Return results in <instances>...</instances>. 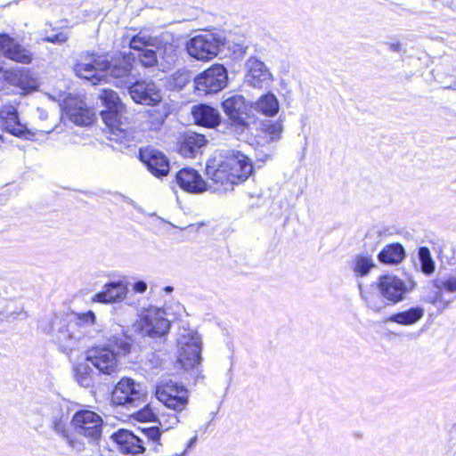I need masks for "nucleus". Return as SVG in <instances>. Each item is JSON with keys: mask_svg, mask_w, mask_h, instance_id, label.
<instances>
[{"mask_svg": "<svg viewBox=\"0 0 456 456\" xmlns=\"http://www.w3.org/2000/svg\"><path fill=\"white\" fill-rule=\"evenodd\" d=\"M252 171L250 159L239 151L219 153L210 159L206 166V174L216 191L232 190L234 184L248 179Z\"/></svg>", "mask_w": 456, "mask_h": 456, "instance_id": "1", "label": "nucleus"}, {"mask_svg": "<svg viewBox=\"0 0 456 456\" xmlns=\"http://www.w3.org/2000/svg\"><path fill=\"white\" fill-rule=\"evenodd\" d=\"M132 54H124L119 58L108 61L98 58L90 62H78L74 67L76 75L91 81L93 85L104 80L113 83L117 87H129L134 80L132 74Z\"/></svg>", "mask_w": 456, "mask_h": 456, "instance_id": "2", "label": "nucleus"}, {"mask_svg": "<svg viewBox=\"0 0 456 456\" xmlns=\"http://www.w3.org/2000/svg\"><path fill=\"white\" fill-rule=\"evenodd\" d=\"M101 326L96 322L93 311L76 314L66 324L61 325L55 336V341L65 353L80 349L88 338H96Z\"/></svg>", "mask_w": 456, "mask_h": 456, "instance_id": "3", "label": "nucleus"}, {"mask_svg": "<svg viewBox=\"0 0 456 456\" xmlns=\"http://www.w3.org/2000/svg\"><path fill=\"white\" fill-rule=\"evenodd\" d=\"M201 338L189 328L181 327L176 339L177 362L186 370L196 369L201 362Z\"/></svg>", "mask_w": 456, "mask_h": 456, "instance_id": "4", "label": "nucleus"}, {"mask_svg": "<svg viewBox=\"0 0 456 456\" xmlns=\"http://www.w3.org/2000/svg\"><path fill=\"white\" fill-rule=\"evenodd\" d=\"M284 126L282 120L257 119L254 122L251 132L250 144L263 151L272 152L273 144L282 137Z\"/></svg>", "mask_w": 456, "mask_h": 456, "instance_id": "5", "label": "nucleus"}, {"mask_svg": "<svg viewBox=\"0 0 456 456\" xmlns=\"http://www.w3.org/2000/svg\"><path fill=\"white\" fill-rule=\"evenodd\" d=\"M0 120L4 130L26 140H34L38 133L50 134L56 127L55 125L41 124L31 129L27 128L20 122L17 110L13 105H4L0 109Z\"/></svg>", "mask_w": 456, "mask_h": 456, "instance_id": "6", "label": "nucleus"}, {"mask_svg": "<svg viewBox=\"0 0 456 456\" xmlns=\"http://www.w3.org/2000/svg\"><path fill=\"white\" fill-rule=\"evenodd\" d=\"M133 327L142 337L159 338L168 332L170 322L163 310L149 308L139 316Z\"/></svg>", "mask_w": 456, "mask_h": 456, "instance_id": "7", "label": "nucleus"}, {"mask_svg": "<svg viewBox=\"0 0 456 456\" xmlns=\"http://www.w3.org/2000/svg\"><path fill=\"white\" fill-rule=\"evenodd\" d=\"M223 40L220 36L214 33H204L194 36L186 43L188 54L202 61L214 59L220 51Z\"/></svg>", "mask_w": 456, "mask_h": 456, "instance_id": "8", "label": "nucleus"}, {"mask_svg": "<svg viewBox=\"0 0 456 456\" xmlns=\"http://www.w3.org/2000/svg\"><path fill=\"white\" fill-rule=\"evenodd\" d=\"M75 435L90 441H97L102 433L103 420L96 412L89 410L77 411L70 421Z\"/></svg>", "mask_w": 456, "mask_h": 456, "instance_id": "9", "label": "nucleus"}, {"mask_svg": "<svg viewBox=\"0 0 456 456\" xmlns=\"http://www.w3.org/2000/svg\"><path fill=\"white\" fill-rule=\"evenodd\" d=\"M223 109L229 118L230 126L237 134H242L248 127V105L244 96L234 94L224 100Z\"/></svg>", "mask_w": 456, "mask_h": 456, "instance_id": "10", "label": "nucleus"}, {"mask_svg": "<svg viewBox=\"0 0 456 456\" xmlns=\"http://www.w3.org/2000/svg\"><path fill=\"white\" fill-rule=\"evenodd\" d=\"M156 397L166 408L175 412L183 411L188 404L187 389L171 380L157 386Z\"/></svg>", "mask_w": 456, "mask_h": 456, "instance_id": "11", "label": "nucleus"}, {"mask_svg": "<svg viewBox=\"0 0 456 456\" xmlns=\"http://www.w3.org/2000/svg\"><path fill=\"white\" fill-rule=\"evenodd\" d=\"M145 391L141 383L130 378H122L111 393V403L118 406H132L142 399Z\"/></svg>", "mask_w": 456, "mask_h": 456, "instance_id": "12", "label": "nucleus"}, {"mask_svg": "<svg viewBox=\"0 0 456 456\" xmlns=\"http://www.w3.org/2000/svg\"><path fill=\"white\" fill-rule=\"evenodd\" d=\"M228 80L226 69L221 64H215L195 78L196 88L205 94H213L225 87Z\"/></svg>", "mask_w": 456, "mask_h": 456, "instance_id": "13", "label": "nucleus"}, {"mask_svg": "<svg viewBox=\"0 0 456 456\" xmlns=\"http://www.w3.org/2000/svg\"><path fill=\"white\" fill-rule=\"evenodd\" d=\"M86 360L104 375H112L119 370V361L116 352L105 346L88 350Z\"/></svg>", "mask_w": 456, "mask_h": 456, "instance_id": "14", "label": "nucleus"}, {"mask_svg": "<svg viewBox=\"0 0 456 456\" xmlns=\"http://www.w3.org/2000/svg\"><path fill=\"white\" fill-rule=\"evenodd\" d=\"M4 88L9 89L11 86L20 88L23 93L28 94L39 87L37 77L28 69H5L3 78Z\"/></svg>", "mask_w": 456, "mask_h": 456, "instance_id": "15", "label": "nucleus"}, {"mask_svg": "<svg viewBox=\"0 0 456 456\" xmlns=\"http://www.w3.org/2000/svg\"><path fill=\"white\" fill-rule=\"evenodd\" d=\"M378 288L385 299L392 304H396L404 299L405 295L412 289L413 285L410 282V286H408L396 276L386 275L380 277Z\"/></svg>", "mask_w": 456, "mask_h": 456, "instance_id": "16", "label": "nucleus"}, {"mask_svg": "<svg viewBox=\"0 0 456 456\" xmlns=\"http://www.w3.org/2000/svg\"><path fill=\"white\" fill-rule=\"evenodd\" d=\"M128 90L130 96L137 103L156 105L161 101L160 91L152 81L133 82Z\"/></svg>", "mask_w": 456, "mask_h": 456, "instance_id": "17", "label": "nucleus"}, {"mask_svg": "<svg viewBox=\"0 0 456 456\" xmlns=\"http://www.w3.org/2000/svg\"><path fill=\"white\" fill-rule=\"evenodd\" d=\"M140 159L153 175L162 177L168 174L169 160L163 152L151 147L141 149Z\"/></svg>", "mask_w": 456, "mask_h": 456, "instance_id": "18", "label": "nucleus"}, {"mask_svg": "<svg viewBox=\"0 0 456 456\" xmlns=\"http://www.w3.org/2000/svg\"><path fill=\"white\" fill-rule=\"evenodd\" d=\"M175 182L186 192L197 194L208 190V183L201 175L191 167L180 169L175 175Z\"/></svg>", "mask_w": 456, "mask_h": 456, "instance_id": "19", "label": "nucleus"}, {"mask_svg": "<svg viewBox=\"0 0 456 456\" xmlns=\"http://www.w3.org/2000/svg\"><path fill=\"white\" fill-rule=\"evenodd\" d=\"M111 437L122 454L142 456L145 451L142 440L128 430L120 429Z\"/></svg>", "mask_w": 456, "mask_h": 456, "instance_id": "20", "label": "nucleus"}, {"mask_svg": "<svg viewBox=\"0 0 456 456\" xmlns=\"http://www.w3.org/2000/svg\"><path fill=\"white\" fill-rule=\"evenodd\" d=\"M126 107L115 108L101 111L105 125L110 128V133L117 136V140L125 139L128 135V126L126 122Z\"/></svg>", "mask_w": 456, "mask_h": 456, "instance_id": "21", "label": "nucleus"}, {"mask_svg": "<svg viewBox=\"0 0 456 456\" xmlns=\"http://www.w3.org/2000/svg\"><path fill=\"white\" fill-rule=\"evenodd\" d=\"M247 75L246 82L254 87H264L268 86L273 78L272 74L265 64L256 57H250L246 61Z\"/></svg>", "mask_w": 456, "mask_h": 456, "instance_id": "22", "label": "nucleus"}, {"mask_svg": "<svg viewBox=\"0 0 456 456\" xmlns=\"http://www.w3.org/2000/svg\"><path fill=\"white\" fill-rule=\"evenodd\" d=\"M123 45H128L129 48L141 52L159 45V37L153 36L148 29H141L138 32L135 29H130L122 37Z\"/></svg>", "mask_w": 456, "mask_h": 456, "instance_id": "23", "label": "nucleus"}, {"mask_svg": "<svg viewBox=\"0 0 456 456\" xmlns=\"http://www.w3.org/2000/svg\"><path fill=\"white\" fill-rule=\"evenodd\" d=\"M65 113L71 122L78 126H87L93 122L94 113L78 98L70 97L65 102Z\"/></svg>", "mask_w": 456, "mask_h": 456, "instance_id": "24", "label": "nucleus"}, {"mask_svg": "<svg viewBox=\"0 0 456 456\" xmlns=\"http://www.w3.org/2000/svg\"><path fill=\"white\" fill-rule=\"evenodd\" d=\"M0 50L4 57L17 62L28 64L33 60L32 53L28 50L6 34H0Z\"/></svg>", "mask_w": 456, "mask_h": 456, "instance_id": "25", "label": "nucleus"}, {"mask_svg": "<svg viewBox=\"0 0 456 456\" xmlns=\"http://www.w3.org/2000/svg\"><path fill=\"white\" fill-rule=\"evenodd\" d=\"M127 292V287L122 281L110 282L105 284L102 291L98 292L93 297L94 302L114 303L122 300Z\"/></svg>", "mask_w": 456, "mask_h": 456, "instance_id": "26", "label": "nucleus"}, {"mask_svg": "<svg viewBox=\"0 0 456 456\" xmlns=\"http://www.w3.org/2000/svg\"><path fill=\"white\" fill-rule=\"evenodd\" d=\"M207 139L203 134L197 133H187L180 143L179 151L185 158H194L202 152L206 146Z\"/></svg>", "mask_w": 456, "mask_h": 456, "instance_id": "27", "label": "nucleus"}, {"mask_svg": "<svg viewBox=\"0 0 456 456\" xmlns=\"http://www.w3.org/2000/svg\"><path fill=\"white\" fill-rule=\"evenodd\" d=\"M192 115L197 124L208 127H214L220 122L219 112L205 104L194 106L192 109Z\"/></svg>", "mask_w": 456, "mask_h": 456, "instance_id": "28", "label": "nucleus"}, {"mask_svg": "<svg viewBox=\"0 0 456 456\" xmlns=\"http://www.w3.org/2000/svg\"><path fill=\"white\" fill-rule=\"evenodd\" d=\"M251 108L265 117H273L280 110V102L275 94L269 92L252 102Z\"/></svg>", "mask_w": 456, "mask_h": 456, "instance_id": "29", "label": "nucleus"}, {"mask_svg": "<svg viewBox=\"0 0 456 456\" xmlns=\"http://www.w3.org/2000/svg\"><path fill=\"white\" fill-rule=\"evenodd\" d=\"M157 49L159 61L164 68L173 65L178 59L177 46L172 43L163 42L159 38V45L154 46Z\"/></svg>", "mask_w": 456, "mask_h": 456, "instance_id": "30", "label": "nucleus"}, {"mask_svg": "<svg viewBox=\"0 0 456 456\" xmlns=\"http://www.w3.org/2000/svg\"><path fill=\"white\" fill-rule=\"evenodd\" d=\"M424 314L423 307L416 306L393 314L388 321L401 325H412L418 322L424 316Z\"/></svg>", "mask_w": 456, "mask_h": 456, "instance_id": "31", "label": "nucleus"}, {"mask_svg": "<svg viewBox=\"0 0 456 456\" xmlns=\"http://www.w3.org/2000/svg\"><path fill=\"white\" fill-rule=\"evenodd\" d=\"M359 289L362 299L370 310L374 313H379L386 307V303L381 298L380 293L378 294L370 289H363L362 284H359Z\"/></svg>", "mask_w": 456, "mask_h": 456, "instance_id": "32", "label": "nucleus"}, {"mask_svg": "<svg viewBox=\"0 0 456 456\" xmlns=\"http://www.w3.org/2000/svg\"><path fill=\"white\" fill-rule=\"evenodd\" d=\"M378 257L384 264H397L404 257V250L398 243L387 245L379 252Z\"/></svg>", "mask_w": 456, "mask_h": 456, "instance_id": "33", "label": "nucleus"}, {"mask_svg": "<svg viewBox=\"0 0 456 456\" xmlns=\"http://www.w3.org/2000/svg\"><path fill=\"white\" fill-rule=\"evenodd\" d=\"M114 351L117 349V356H126L131 352L132 343L125 335H113L108 338V344L105 346Z\"/></svg>", "mask_w": 456, "mask_h": 456, "instance_id": "34", "label": "nucleus"}, {"mask_svg": "<svg viewBox=\"0 0 456 456\" xmlns=\"http://www.w3.org/2000/svg\"><path fill=\"white\" fill-rule=\"evenodd\" d=\"M374 266L373 259L367 254L357 255L352 261V270L358 277L367 275Z\"/></svg>", "mask_w": 456, "mask_h": 456, "instance_id": "35", "label": "nucleus"}, {"mask_svg": "<svg viewBox=\"0 0 456 456\" xmlns=\"http://www.w3.org/2000/svg\"><path fill=\"white\" fill-rule=\"evenodd\" d=\"M53 429L57 434L61 435L63 437V439H65V441L73 450L80 452L84 449V444L74 436V433H69V429L67 428L66 423L61 419L57 420L53 423Z\"/></svg>", "mask_w": 456, "mask_h": 456, "instance_id": "36", "label": "nucleus"}, {"mask_svg": "<svg viewBox=\"0 0 456 456\" xmlns=\"http://www.w3.org/2000/svg\"><path fill=\"white\" fill-rule=\"evenodd\" d=\"M143 117L150 129L157 130L167 118V112L164 109L158 107L149 110Z\"/></svg>", "mask_w": 456, "mask_h": 456, "instance_id": "37", "label": "nucleus"}, {"mask_svg": "<svg viewBox=\"0 0 456 456\" xmlns=\"http://www.w3.org/2000/svg\"><path fill=\"white\" fill-rule=\"evenodd\" d=\"M92 374L93 370L86 363H79L75 368V378L77 383L84 387H89L93 385L94 379Z\"/></svg>", "mask_w": 456, "mask_h": 456, "instance_id": "38", "label": "nucleus"}, {"mask_svg": "<svg viewBox=\"0 0 456 456\" xmlns=\"http://www.w3.org/2000/svg\"><path fill=\"white\" fill-rule=\"evenodd\" d=\"M100 98L106 110L123 108L125 106L116 92L111 89H102Z\"/></svg>", "mask_w": 456, "mask_h": 456, "instance_id": "39", "label": "nucleus"}, {"mask_svg": "<svg viewBox=\"0 0 456 456\" xmlns=\"http://www.w3.org/2000/svg\"><path fill=\"white\" fill-rule=\"evenodd\" d=\"M137 59L144 68H151L159 64L157 50L150 48L142 50L139 52Z\"/></svg>", "mask_w": 456, "mask_h": 456, "instance_id": "40", "label": "nucleus"}, {"mask_svg": "<svg viewBox=\"0 0 456 456\" xmlns=\"http://www.w3.org/2000/svg\"><path fill=\"white\" fill-rule=\"evenodd\" d=\"M419 258L421 265V271L429 275L435 271V263L428 248L422 247L419 249Z\"/></svg>", "mask_w": 456, "mask_h": 456, "instance_id": "41", "label": "nucleus"}, {"mask_svg": "<svg viewBox=\"0 0 456 456\" xmlns=\"http://www.w3.org/2000/svg\"><path fill=\"white\" fill-rule=\"evenodd\" d=\"M434 286L441 290L447 292H456V273L450 274L446 278H440L434 281Z\"/></svg>", "mask_w": 456, "mask_h": 456, "instance_id": "42", "label": "nucleus"}, {"mask_svg": "<svg viewBox=\"0 0 456 456\" xmlns=\"http://www.w3.org/2000/svg\"><path fill=\"white\" fill-rule=\"evenodd\" d=\"M162 429L168 430L173 428L179 423V419L175 413H166L165 411H159V417L157 421Z\"/></svg>", "mask_w": 456, "mask_h": 456, "instance_id": "43", "label": "nucleus"}, {"mask_svg": "<svg viewBox=\"0 0 456 456\" xmlns=\"http://www.w3.org/2000/svg\"><path fill=\"white\" fill-rule=\"evenodd\" d=\"M159 411L156 412L151 405H146L137 412L140 421H158Z\"/></svg>", "mask_w": 456, "mask_h": 456, "instance_id": "44", "label": "nucleus"}, {"mask_svg": "<svg viewBox=\"0 0 456 456\" xmlns=\"http://www.w3.org/2000/svg\"><path fill=\"white\" fill-rule=\"evenodd\" d=\"M145 436L152 442H157L160 438V430L158 427H152L142 430Z\"/></svg>", "mask_w": 456, "mask_h": 456, "instance_id": "45", "label": "nucleus"}, {"mask_svg": "<svg viewBox=\"0 0 456 456\" xmlns=\"http://www.w3.org/2000/svg\"><path fill=\"white\" fill-rule=\"evenodd\" d=\"M174 80L175 82V86L180 88L185 86L188 82V75L185 72H177L174 75Z\"/></svg>", "mask_w": 456, "mask_h": 456, "instance_id": "46", "label": "nucleus"}, {"mask_svg": "<svg viewBox=\"0 0 456 456\" xmlns=\"http://www.w3.org/2000/svg\"><path fill=\"white\" fill-rule=\"evenodd\" d=\"M67 39H68V37L66 35H64L62 33H59V34H56L53 36H49V37H45L44 41L53 43V44H61V43L66 42Z\"/></svg>", "mask_w": 456, "mask_h": 456, "instance_id": "47", "label": "nucleus"}, {"mask_svg": "<svg viewBox=\"0 0 456 456\" xmlns=\"http://www.w3.org/2000/svg\"><path fill=\"white\" fill-rule=\"evenodd\" d=\"M133 289L135 292L143 293L147 289V284L142 281H139L133 285Z\"/></svg>", "mask_w": 456, "mask_h": 456, "instance_id": "48", "label": "nucleus"}, {"mask_svg": "<svg viewBox=\"0 0 456 456\" xmlns=\"http://www.w3.org/2000/svg\"><path fill=\"white\" fill-rule=\"evenodd\" d=\"M3 56L0 54V91L4 88L3 78H4L5 76V69H3Z\"/></svg>", "mask_w": 456, "mask_h": 456, "instance_id": "49", "label": "nucleus"}, {"mask_svg": "<svg viewBox=\"0 0 456 456\" xmlns=\"http://www.w3.org/2000/svg\"><path fill=\"white\" fill-rule=\"evenodd\" d=\"M37 113L38 118L41 121H45L48 118V113L41 108L37 109Z\"/></svg>", "mask_w": 456, "mask_h": 456, "instance_id": "50", "label": "nucleus"}, {"mask_svg": "<svg viewBox=\"0 0 456 456\" xmlns=\"http://www.w3.org/2000/svg\"><path fill=\"white\" fill-rule=\"evenodd\" d=\"M400 45L399 44H390L389 48L393 52H398L400 50Z\"/></svg>", "mask_w": 456, "mask_h": 456, "instance_id": "51", "label": "nucleus"}, {"mask_svg": "<svg viewBox=\"0 0 456 456\" xmlns=\"http://www.w3.org/2000/svg\"><path fill=\"white\" fill-rule=\"evenodd\" d=\"M196 441H197V436L192 437V438L190 440V442H189L188 447L192 446V445L196 443Z\"/></svg>", "mask_w": 456, "mask_h": 456, "instance_id": "52", "label": "nucleus"}, {"mask_svg": "<svg viewBox=\"0 0 456 456\" xmlns=\"http://www.w3.org/2000/svg\"><path fill=\"white\" fill-rule=\"evenodd\" d=\"M165 290H166L167 292H171V291L173 290V288H172V287H167V288L165 289Z\"/></svg>", "mask_w": 456, "mask_h": 456, "instance_id": "53", "label": "nucleus"}, {"mask_svg": "<svg viewBox=\"0 0 456 456\" xmlns=\"http://www.w3.org/2000/svg\"><path fill=\"white\" fill-rule=\"evenodd\" d=\"M452 432L456 433V425L453 427Z\"/></svg>", "mask_w": 456, "mask_h": 456, "instance_id": "54", "label": "nucleus"}]
</instances>
